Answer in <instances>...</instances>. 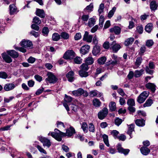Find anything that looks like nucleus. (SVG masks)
Wrapping results in <instances>:
<instances>
[{"label": "nucleus", "instance_id": "1", "mask_svg": "<svg viewBox=\"0 0 158 158\" xmlns=\"http://www.w3.org/2000/svg\"><path fill=\"white\" fill-rule=\"evenodd\" d=\"M60 136L62 138V137L67 136L69 137H71L75 133V130L72 127H70L69 128L66 129V133L62 132L60 131Z\"/></svg>", "mask_w": 158, "mask_h": 158}, {"label": "nucleus", "instance_id": "2", "mask_svg": "<svg viewBox=\"0 0 158 158\" xmlns=\"http://www.w3.org/2000/svg\"><path fill=\"white\" fill-rule=\"evenodd\" d=\"M149 92L148 91H144L138 97L137 100L140 104L143 103L148 96Z\"/></svg>", "mask_w": 158, "mask_h": 158}, {"label": "nucleus", "instance_id": "3", "mask_svg": "<svg viewBox=\"0 0 158 158\" xmlns=\"http://www.w3.org/2000/svg\"><path fill=\"white\" fill-rule=\"evenodd\" d=\"M55 132H50L48 134V135H51L52 137L59 141L62 140V138L60 136V131L56 128L54 130Z\"/></svg>", "mask_w": 158, "mask_h": 158}, {"label": "nucleus", "instance_id": "4", "mask_svg": "<svg viewBox=\"0 0 158 158\" xmlns=\"http://www.w3.org/2000/svg\"><path fill=\"white\" fill-rule=\"evenodd\" d=\"M38 139L43 144L44 147L46 146L49 148L51 145V142L50 140L42 136H39L38 137Z\"/></svg>", "mask_w": 158, "mask_h": 158}, {"label": "nucleus", "instance_id": "5", "mask_svg": "<svg viewBox=\"0 0 158 158\" xmlns=\"http://www.w3.org/2000/svg\"><path fill=\"white\" fill-rule=\"evenodd\" d=\"M48 78L46 79V80L48 81L50 83H55L58 80V79L56 76L52 73H48Z\"/></svg>", "mask_w": 158, "mask_h": 158}, {"label": "nucleus", "instance_id": "6", "mask_svg": "<svg viewBox=\"0 0 158 158\" xmlns=\"http://www.w3.org/2000/svg\"><path fill=\"white\" fill-rule=\"evenodd\" d=\"M108 113V109L106 107H104L98 113V118L100 119H103L106 116Z\"/></svg>", "mask_w": 158, "mask_h": 158}, {"label": "nucleus", "instance_id": "7", "mask_svg": "<svg viewBox=\"0 0 158 158\" xmlns=\"http://www.w3.org/2000/svg\"><path fill=\"white\" fill-rule=\"evenodd\" d=\"M75 53L73 50H68L64 54L63 57L64 59H70L74 57Z\"/></svg>", "mask_w": 158, "mask_h": 158}, {"label": "nucleus", "instance_id": "8", "mask_svg": "<svg viewBox=\"0 0 158 158\" xmlns=\"http://www.w3.org/2000/svg\"><path fill=\"white\" fill-rule=\"evenodd\" d=\"M117 148L118 152L123 154L125 155H127L130 152L129 149L123 148L120 144H118L117 145Z\"/></svg>", "mask_w": 158, "mask_h": 158}, {"label": "nucleus", "instance_id": "9", "mask_svg": "<svg viewBox=\"0 0 158 158\" xmlns=\"http://www.w3.org/2000/svg\"><path fill=\"white\" fill-rule=\"evenodd\" d=\"M16 86L14 83H8L5 85L4 89L6 91H11L14 89Z\"/></svg>", "mask_w": 158, "mask_h": 158}, {"label": "nucleus", "instance_id": "10", "mask_svg": "<svg viewBox=\"0 0 158 158\" xmlns=\"http://www.w3.org/2000/svg\"><path fill=\"white\" fill-rule=\"evenodd\" d=\"M32 42L28 40H23L20 43V45L24 48H28L32 46Z\"/></svg>", "mask_w": 158, "mask_h": 158}, {"label": "nucleus", "instance_id": "11", "mask_svg": "<svg viewBox=\"0 0 158 158\" xmlns=\"http://www.w3.org/2000/svg\"><path fill=\"white\" fill-rule=\"evenodd\" d=\"M93 38V36L92 35H89V33L87 31H85L83 37V40L84 41H86L89 43H91L92 42Z\"/></svg>", "mask_w": 158, "mask_h": 158}, {"label": "nucleus", "instance_id": "12", "mask_svg": "<svg viewBox=\"0 0 158 158\" xmlns=\"http://www.w3.org/2000/svg\"><path fill=\"white\" fill-rule=\"evenodd\" d=\"M90 48L89 46L88 45H85L82 46L80 50V52L81 53L85 55L89 51Z\"/></svg>", "mask_w": 158, "mask_h": 158}, {"label": "nucleus", "instance_id": "13", "mask_svg": "<svg viewBox=\"0 0 158 158\" xmlns=\"http://www.w3.org/2000/svg\"><path fill=\"white\" fill-rule=\"evenodd\" d=\"M146 87L148 89H150L151 91L154 93L156 90V85L153 83H148L145 85Z\"/></svg>", "mask_w": 158, "mask_h": 158}, {"label": "nucleus", "instance_id": "14", "mask_svg": "<svg viewBox=\"0 0 158 158\" xmlns=\"http://www.w3.org/2000/svg\"><path fill=\"white\" fill-rule=\"evenodd\" d=\"M113 51L114 52H117L121 48L120 45L116 43V42L114 41L111 45Z\"/></svg>", "mask_w": 158, "mask_h": 158}, {"label": "nucleus", "instance_id": "15", "mask_svg": "<svg viewBox=\"0 0 158 158\" xmlns=\"http://www.w3.org/2000/svg\"><path fill=\"white\" fill-rule=\"evenodd\" d=\"M66 77L68 81L70 82H72L74 80V73L73 71H69L66 74Z\"/></svg>", "mask_w": 158, "mask_h": 158}, {"label": "nucleus", "instance_id": "16", "mask_svg": "<svg viewBox=\"0 0 158 158\" xmlns=\"http://www.w3.org/2000/svg\"><path fill=\"white\" fill-rule=\"evenodd\" d=\"M7 53L13 58H17L19 56V53L13 50L7 51Z\"/></svg>", "mask_w": 158, "mask_h": 158}, {"label": "nucleus", "instance_id": "17", "mask_svg": "<svg viewBox=\"0 0 158 158\" xmlns=\"http://www.w3.org/2000/svg\"><path fill=\"white\" fill-rule=\"evenodd\" d=\"M128 129L127 132V133L130 136V139L132 137V132L134 131L135 125L134 124H131L130 125H128Z\"/></svg>", "mask_w": 158, "mask_h": 158}, {"label": "nucleus", "instance_id": "18", "mask_svg": "<svg viewBox=\"0 0 158 158\" xmlns=\"http://www.w3.org/2000/svg\"><path fill=\"white\" fill-rule=\"evenodd\" d=\"M84 90L81 88H79L77 90L72 91V94L75 96H80L83 94Z\"/></svg>", "mask_w": 158, "mask_h": 158}, {"label": "nucleus", "instance_id": "19", "mask_svg": "<svg viewBox=\"0 0 158 158\" xmlns=\"http://www.w3.org/2000/svg\"><path fill=\"white\" fill-rule=\"evenodd\" d=\"M121 29L118 26H115L114 27L111 28L110 29V32L114 33L116 35H118L120 33Z\"/></svg>", "mask_w": 158, "mask_h": 158}, {"label": "nucleus", "instance_id": "20", "mask_svg": "<svg viewBox=\"0 0 158 158\" xmlns=\"http://www.w3.org/2000/svg\"><path fill=\"white\" fill-rule=\"evenodd\" d=\"M2 57L3 59L7 63H10L12 61V60L11 57L7 55L6 53L2 54Z\"/></svg>", "mask_w": 158, "mask_h": 158}, {"label": "nucleus", "instance_id": "21", "mask_svg": "<svg viewBox=\"0 0 158 158\" xmlns=\"http://www.w3.org/2000/svg\"><path fill=\"white\" fill-rule=\"evenodd\" d=\"M140 151L143 155L145 156L148 155L150 152V149L146 147H141Z\"/></svg>", "mask_w": 158, "mask_h": 158}, {"label": "nucleus", "instance_id": "22", "mask_svg": "<svg viewBox=\"0 0 158 158\" xmlns=\"http://www.w3.org/2000/svg\"><path fill=\"white\" fill-rule=\"evenodd\" d=\"M100 46L99 45H95L92 50V53L94 56H96L100 51Z\"/></svg>", "mask_w": 158, "mask_h": 158}, {"label": "nucleus", "instance_id": "23", "mask_svg": "<svg viewBox=\"0 0 158 158\" xmlns=\"http://www.w3.org/2000/svg\"><path fill=\"white\" fill-rule=\"evenodd\" d=\"M36 15L41 18H44L45 16V14L44 10L42 9H37L36 10Z\"/></svg>", "mask_w": 158, "mask_h": 158}, {"label": "nucleus", "instance_id": "24", "mask_svg": "<svg viewBox=\"0 0 158 158\" xmlns=\"http://www.w3.org/2000/svg\"><path fill=\"white\" fill-rule=\"evenodd\" d=\"M150 8L152 11H155L157 9V5L155 1H151L150 4Z\"/></svg>", "mask_w": 158, "mask_h": 158}, {"label": "nucleus", "instance_id": "25", "mask_svg": "<svg viewBox=\"0 0 158 158\" xmlns=\"http://www.w3.org/2000/svg\"><path fill=\"white\" fill-rule=\"evenodd\" d=\"M145 121L143 119H137L135 121L136 125L139 127H143L145 125Z\"/></svg>", "mask_w": 158, "mask_h": 158}, {"label": "nucleus", "instance_id": "26", "mask_svg": "<svg viewBox=\"0 0 158 158\" xmlns=\"http://www.w3.org/2000/svg\"><path fill=\"white\" fill-rule=\"evenodd\" d=\"M134 41V39L132 37H131L126 39L125 41L124 44L126 46H128L132 44Z\"/></svg>", "mask_w": 158, "mask_h": 158}, {"label": "nucleus", "instance_id": "27", "mask_svg": "<svg viewBox=\"0 0 158 158\" xmlns=\"http://www.w3.org/2000/svg\"><path fill=\"white\" fill-rule=\"evenodd\" d=\"M93 105L95 107H99L101 106V102L99 99L95 98L93 101Z\"/></svg>", "mask_w": 158, "mask_h": 158}, {"label": "nucleus", "instance_id": "28", "mask_svg": "<svg viewBox=\"0 0 158 158\" xmlns=\"http://www.w3.org/2000/svg\"><path fill=\"white\" fill-rule=\"evenodd\" d=\"M153 25L152 23H148L145 26V31L149 33H150L152 29Z\"/></svg>", "mask_w": 158, "mask_h": 158}, {"label": "nucleus", "instance_id": "29", "mask_svg": "<svg viewBox=\"0 0 158 158\" xmlns=\"http://www.w3.org/2000/svg\"><path fill=\"white\" fill-rule=\"evenodd\" d=\"M102 137L105 144L107 147H109L110 144L109 142L108 136L106 134H104L102 135Z\"/></svg>", "mask_w": 158, "mask_h": 158}, {"label": "nucleus", "instance_id": "30", "mask_svg": "<svg viewBox=\"0 0 158 158\" xmlns=\"http://www.w3.org/2000/svg\"><path fill=\"white\" fill-rule=\"evenodd\" d=\"M144 70L141 69L140 70H136L134 73V76L135 77H140L143 74Z\"/></svg>", "mask_w": 158, "mask_h": 158}, {"label": "nucleus", "instance_id": "31", "mask_svg": "<svg viewBox=\"0 0 158 158\" xmlns=\"http://www.w3.org/2000/svg\"><path fill=\"white\" fill-rule=\"evenodd\" d=\"M153 103L152 100L150 98L148 99L143 104V106L144 107L150 106Z\"/></svg>", "mask_w": 158, "mask_h": 158}, {"label": "nucleus", "instance_id": "32", "mask_svg": "<svg viewBox=\"0 0 158 158\" xmlns=\"http://www.w3.org/2000/svg\"><path fill=\"white\" fill-rule=\"evenodd\" d=\"M52 39L54 41H58L60 39V35L57 33H53L52 35Z\"/></svg>", "mask_w": 158, "mask_h": 158}, {"label": "nucleus", "instance_id": "33", "mask_svg": "<svg viewBox=\"0 0 158 158\" xmlns=\"http://www.w3.org/2000/svg\"><path fill=\"white\" fill-rule=\"evenodd\" d=\"M81 128L82 129L83 132L86 133L88 132V126L87 124L85 122H83L82 123Z\"/></svg>", "mask_w": 158, "mask_h": 158}, {"label": "nucleus", "instance_id": "34", "mask_svg": "<svg viewBox=\"0 0 158 158\" xmlns=\"http://www.w3.org/2000/svg\"><path fill=\"white\" fill-rule=\"evenodd\" d=\"M110 110L112 111H115L116 109V104L114 102H111L109 105Z\"/></svg>", "mask_w": 158, "mask_h": 158}, {"label": "nucleus", "instance_id": "35", "mask_svg": "<svg viewBox=\"0 0 158 158\" xmlns=\"http://www.w3.org/2000/svg\"><path fill=\"white\" fill-rule=\"evenodd\" d=\"M94 62V59L92 57H89L86 58L85 60V62L88 65L92 64Z\"/></svg>", "mask_w": 158, "mask_h": 158}, {"label": "nucleus", "instance_id": "36", "mask_svg": "<svg viewBox=\"0 0 158 158\" xmlns=\"http://www.w3.org/2000/svg\"><path fill=\"white\" fill-rule=\"evenodd\" d=\"M116 8L115 7H114L112 10L109 12L108 14V17L109 18H110L113 16L116 10Z\"/></svg>", "mask_w": 158, "mask_h": 158}, {"label": "nucleus", "instance_id": "37", "mask_svg": "<svg viewBox=\"0 0 158 158\" xmlns=\"http://www.w3.org/2000/svg\"><path fill=\"white\" fill-rule=\"evenodd\" d=\"M106 58L105 57L103 56L99 58L98 60V62L99 64H104L106 62Z\"/></svg>", "mask_w": 158, "mask_h": 158}, {"label": "nucleus", "instance_id": "38", "mask_svg": "<svg viewBox=\"0 0 158 158\" xmlns=\"http://www.w3.org/2000/svg\"><path fill=\"white\" fill-rule=\"evenodd\" d=\"M142 60L143 59L141 57H138L137 58L135 62V65L137 66V68H138L140 65Z\"/></svg>", "mask_w": 158, "mask_h": 158}, {"label": "nucleus", "instance_id": "39", "mask_svg": "<svg viewBox=\"0 0 158 158\" xmlns=\"http://www.w3.org/2000/svg\"><path fill=\"white\" fill-rule=\"evenodd\" d=\"M86 71H85L81 70L79 71V73L81 77H86L88 76V72Z\"/></svg>", "mask_w": 158, "mask_h": 158}, {"label": "nucleus", "instance_id": "40", "mask_svg": "<svg viewBox=\"0 0 158 158\" xmlns=\"http://www.w3.org/2000/svg\"><path fill=\"white\" fill-rule=\"evenodd\" d=\"M127 104L129 106H134L135 105L134 100L132 98L129 99L128 100Z\"/></svg>", "mask_w": 158, "mask_h": 158}, {"label": "nucleus", "instance_id": "41", "mask_svg": "<svg viewBox=\"0 0 158 158\" xmlns=\"http://www.w3.org/2000/svg\"><path fill=\"white\" fill-rule=\"evenodd\" d=\"M35 147H36L38 150L41 153H44L45 154H47V153L46 152V151L43 149L41 146L37 145L36 146H35Z\"/></svg>", "mask_w": 158, "mask_h": 158}, {"label": "nucleus", "instance_id": "42", "mask_svg": "<svg viewBox=\"0 0 158 158\" xmlns=\"http://www.w3.org/2000/svg\"><path fill=\"white\" fill-rule=\"evenodd\" d=\"M49 30L48 27H43L42 30V33L44 35L47 36L48 35Z\"/></svg>", "mask_w": 158, "mask_h": 158}, {"label": "nucleus", "instance_id": "43", "mask_svg": "<svg viewBox=\"0 0 158 158\" xmlns=\"http://www.w3.org/2000/svg\"><path fill=\"white\" fill-rule=\"evenodd\" d=\"M9 7L10 14L12 15L16 11V7L14 4L10 5Z\"/></svg>", "mask_w": 158, "mask_h": 158}, {"label": "nucleus", "instance_id": "44", "mask_svg": "<svg viewBox=\"0 0 158 158\" xmlns=\"http://www.w3.org/2000/svg\"><path fill=\"white\" fill-rule=\"evenodd\" d=\"M95 23V21L94 19L91 18L89 19L88 25L89 27H91L94 25Z\"/></svg>", "mask_w": 158, "mask_h": 158}, {"label": "nucleus", "instance_id": "45", "mask_svg": "<svg viewBox=\"0 0 158 158\" xmlns=\"http://www.w3.org/2000/svg\"><path fill=\"white\" fill-rule=\"evenodd\" d=\"M119 134V132L117 130H114L111 132V134L113 135L115 139L118 138V136Z\"/></svg>", "mask_w": 158, "mask_h": 158}, {"label": "nucleus", "instance_id": "46", "mask_svg": "<svg viewBox=\"0 0 158 158\" xmlns=\"http://www.w3.org/2000/svg\"><path fill=\"white\" fill-rule=\"evenodd\" d=\"M81 70L85 71H87L89 68L88 64L86 63L82 64L81 66Z\"/></svg>", "mask_w": 158, "mask_h": 158}, {"label": "nucleus", "instance_id": "47", "mask_svg": "<svg viewBox=\"0 0 158 158\" xmlns=\"http://www.w3.org/2000/svg\"><path fill=\"white\" fill-rule=\"evenodd\" d=\"M60 36L64 40L68 39L69 38V34L65 32H62Z\"/></svg>", "mask_w": 158, "mask_h": 158}, {"label": "nucleus", "instance_id": "48", "mask_svg": "<svg viewBox=\"0 0 158 158\" xmlns=\"http://www.w3.org/2000/svg\"><path fill=\"white\" fill-rule=\"evenodd\" d=\"M8 77V75L6 73L3 71L0 72V78L6 79Z\"/></svg>", "mask_w": 158, "mask_h": 158}, {"label": "nucleus", "instance_id": "49", "mask_svg": "<svg viewBox=\"0 0 158 158\" xmlns=\"http://www.w3.org/2000/svg\"><path fill=\"white\" fill-rule=\"evenodd\" d=\"M88 127H89V130L90 131L92 132H94V126L92 123H89V124Z\"/></svg>", "mask_w": 158, "mask_h": 158}, {"label": "nucleus", "instance_id": "50", "mask_svg": "<svg viewBox=\"0 0 158 158\" xmlns=\"http://www.w3.org/2000/svg\"><path fill=\"white\" fill-rule=\"evenodd\" d=\"M73 99V98L69 96H68L66 94L65 95V98H64V100L65 101L67 102H71Z\"/></svg>", "mask_w": 158, "mask_h": 158}, {"label": "nucleus", "instance_id": "51", "mask_svg": "<svg viewBox=\"0 0 158 158\" xmlns=\"http://www.w3.org/2000/svg\"><path fill=\"white\" fill-rule=\"evenodd\" d=\"M33 22L37 24H40L41 23V21L39 18L35 17L33 19Z\"/></svg>", "mask_w": 158, "mask_h": 158}, {"label": "nucleus", "instance_id": "52", "mask_svg": "<svg viewBox=\"0 0 158 158\" xmlns=\"http://www.w3.org/2000/svg\"><path fill=\"white\" fill-rule=\"evenodd\" d=\"M114 122L115 124L118 126L121 124L123 121L121 119L117 118L115 119Z\"/></svg>", "mask_w": 158, "mask_h": 158}, {"label": "nucleus", "instance_id": "53", "mask_svg": "<svg viewBox=\"0 0 158 158\" xmlns=\"http://www.w3.org/2000/svg\"><path fill=\"white\" fill-rule=\"evenodd\" d=\"M104 8V5L103 3H101L99 6V8L98 10V12L99 15L101 14L103 11Z\"/></svg>", "mask_w": 158, "mask_h": 158}, {"label": "nucleus", "instance_id": "54", "mask_svg": "<svg viewBox=\"0 0 158 158\" xmlns=\"http://www.w3.org/2000/svg\"><path fill=\"white\" fill-rule=\"evenodd\" d=\"M98 95V91L96 90L91 91L89 92V95L90 97H93Z\"/></svg>", "mask_w": 158, "mask_h": 158}, {"label": "nucleus", "instance_id": "55", "mask_svg": "<svg viewBox=\"0 0 158 158\" xmlns=\"http://www.w3.org/2000/svg\"><path fill=\"white\" fill-rule=\"evenodd\" d=\"M154 42L152 40H148L146 42V45L147 47H148L152 46Z\"/></svg>", "mask_w": 158, "mask_h": 158}, {"label": "nucleus", "instance_id": "56", "mask_svg": "<svg viewBox=\"0 0 158 158\" xmlns=\"http://www.w3.org/2000/svg\"><path fill=\"white\" fill-rule=\"evenodd\" d=\"M75 63L77 64H80L82 62V59L79 57H76L74 59Z\"/></svg>", "mask_w": 158, "mask_h": 158}, {"label": "nucleus", "instance_id": "57", "mask_svg": "<svg viewBox=\"0 0 158 158\" xmlns=\"http://www.w3.org/2000/svg\"><path fill=\"white\" fill-rule=\"evenodd\" d=\"M93 5L91 3L89 5L87 6L85 10H87L89 11H91L93 10Z\"/></svg>", "mask_w": 158, "mask_h": 158}, {"label": "nucleus", "instance_id": "58", "mask_svg": "<svg viewBox=\"0 0 158 158\" xmlns=\"http://www.w3.org/2000/svg\"><path fill=\"white\" fill-rule=\"evenodd\" d=\"M23 47H15V49L19 50L22 52L24 53L26 52V50L24 48H23Z\"/></svg>", "mask_w": 158, "mask_h": 158}, {"label": "nucleus", "instance_id": "59", "mask_svg": "<svg viewBox=\"0 0 158 158\" xmlns=\"http://www.w3.org/2000/svg\"><path fill=\"white\" fill-rule=\"evenodd\" d=\"M14 98V96L10 97L8 98H4V102L5 103H8Z\"/></svg>", "mask_w": 158, "mask_h": 158}, {"label": "nucleus", "instance_id": "60", "mask_svg": "<svg viewBox=\"0 0 158 158\" xmlns=\"http://www.w3.org/2000/svg\"><path fill=\"white\" fill-rule=\"evenodd\" d=\"M118 60H111L109 61V64L113 65H115L118 63Z\"/></svg>", "mask_w": 158, "mask_h": 158}, {"label": "nucleus", "instance_id": "61", "mask_svg": "<svg viewBox=\"0 0 158 158\" xmlns=\"http://www.w3.org/2000/svg\"><path fill=\"white\" fill-rule=\"evenodd\" d=\"M29 34L37 38L39 36V34L38 32H35L34 31H32L29 32Z\"/></svg>", "mask_w": 158, "mask_h": 158}, {"label": "nucleus", "instance_id": "62", "mask_svg": "<svg viewBox=\"0 0 158 158\" xmlns=\"http://www.w3.org/2000/svg\"><path fill=\"white\" fill-rule=\"evenodd\" d=\"M137 30L139 34L142 33L143 31V28L142 26H139L137 27Z\"/></svg>", "mask_w": 158, "mask_h": 158}, {"label": "nucleus", "instance_id": "63", "mask_svg": "<svg viewBox=\"0 0 158 158\" xmlns=\"http://www.w3.org/2000/svg\"><path fill=\"white\" fill-rule=\"evenodd\" d=\"M34 84L35 82L32 80H29L27 82V85L30 87H33L34 85Z\"/></svg>", "mask_w": 158, "mask_h": 158}, {"label": "nucleus", "instance_id": "64", "mask_svg": "<svg viewBox=\"0 0 158 158\" xmlns=\"http://www.w3.org/2000/svg\"><path fill=\"white\" fill-rule=\"evenodd\" d=\"M35 61V59L32 56H30L27 59V61L28 63L32 64Z\"/></svg>", "mask_w": 158, "mask_h": 158}]
</instances>
